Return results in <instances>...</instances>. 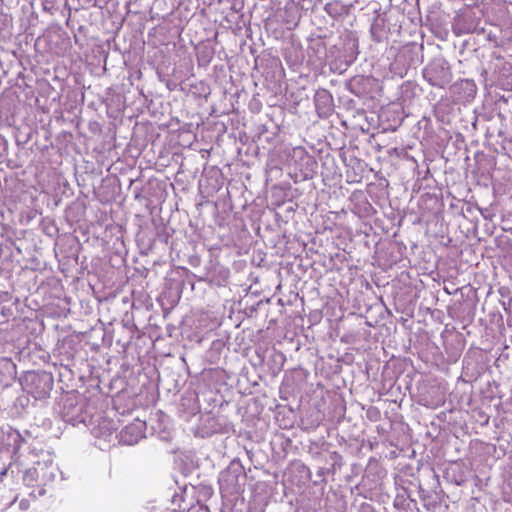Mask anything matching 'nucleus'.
<instances>
[{
	"label": "nucleus",
	"instance_id": "nucleus-1",
	"mask_svg": "<svg viewBox=\"0 0 512 512\" xmlns=\"http://www.w3.org/2000/svg\"><path fill=\"white\" fill-rule=\"evenodd\" d=\"M423 77L430 85L444 89L450 85L453 75L445 59L435 58L424 68Z\"/></svg>",
	"mask_w": 512,
	"mask_h": 512
},
{
	"label": "nucleus",
	"instance_id": "nucleus-4",
	"mask_svg": "<svg viewBox=\"0 0 512 512\" xmlns=\"http://www.w3.org/2000/svg\"><path fill=\"white\" fill-rule=\"evenodd\" d=\"M114 426L112 421L103 418L99 421L98 426L93 429V434L98 438H103L105 441L110 442L114 433Z\"/></svg>",
	"mask_w": 512,
	"mask_h": 512
},
{
	"label": "nucleus",
	"instance_id": "nucleus-6",
	"mask_svg": "<svg viewBox=\"0 0 512 512\" xmlns=\"http://www.w3.org/2000/svg\"><path fill=\"white\" fill-rule=\"evenodd\" d=\"M23 480L27 485H33L35 482L39 480V469L37 467H33L25 471L23 475Z\"/></svg>",
	"mask_w": 512,
	"mask_h": 512
},
{
	"label": "nucleus",
	"instance_id": "nucleus-3",
	"mask_svg": "<svg viewBox=\"0 0 512 512\" xmlns=\"http://www.w3.org/2000/svg\"><path fill=\"white\" fill-rule=\"evenodd\" d=\"M37 469H39V482L42 484H48L50 482H53L56 478L58 468L53 464L51 460L38 463Z\"/></svg>",
	"mask_w": 512,
	"mask_h": 512
},
{
	"label": "nucleus",
	"instance_id": "nucleus-5",
	"mask_svg": "<svg viewBox=\"0 0 512 512\" xmlns=\"http://www.w3.org/2000/svg\"><path fill=\"white\" fill-rule=\"evenodd\" d=\"M32 382L33 383H39L42 385V390L38 392V398H42L46 396L49 391L52 389L53 380L48 375H36L32 374Z\"/></svg>",
	"mask_w": 512,
	"mask_h": 512
},
{
	"label": "nucleus",
	"instance_id": "nucleus-2",
	"mask_svg": "<svg viewBox=\"0 0 512 512\" xmlns=\"http://www.w3.org/2000/svg\"><path fill=\"white\" fill-rule=\"evenodd\" d=\"M146 431V423L140 419H134L131 423L122 428L116 437L119 442L125 445H134L139 442Z\"/></svg>",
	"mask_w": 512,
	"mask_h": 512
}]
</instances>
